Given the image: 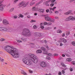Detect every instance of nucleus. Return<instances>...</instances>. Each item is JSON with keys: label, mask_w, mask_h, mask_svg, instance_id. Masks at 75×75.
<instances>
[{"label": "nucleus", "mask_w": 75, "mask_h": 75, "mask_svg": "<svg viewBox=\"0 0 75 75\" xmlns=\"http://www.w3.org/2000/svg\"><path fill=\"white\" fill-rule=\"evenodd\" d=\"M21 40L24 41V42H25V41H26L27 40V38H21Z\"/></svg>", "instance_id": "dca6fc26"}, {"label": "nucleus", "mask_w": 75, "mask_h": 75, "mask_svg": "<svg viewBox=\"0 0 75 75\" xmlns=\"http://www.w3.org/2000/svg\"><path fill=\"white\" fill-rule=\"evenodd\" d=\"M51 1V0H49L45 2V3L46 4V6H50L49 4H48V3H50Z\"/></svg>", "instance_id": "9b49d317"}, {"label": "nucleus", "mask_w": 75, "mask_h": 75, "mask_svg": "<svg viewBox=\"0 0 75 75\" xmlns=\"http://www.w3.org/2000/svg\"><path fill=\"white\" fill-rule=\"evenodd\" d=\"M57 33H62V31H61V30H58L57 31Z\"/></svg>", "instance_id": "bb28decb"}, {"label": "nucleus", "mask_w": 75, "mask_h": 75, "mask_svg": "<svg viewBox=\"0 0 75 75\" xmlns=\"http://www.w3.org/2000/svg\"><path fill=\"white\" fill-rule=\"evenodd\" d=\"M54 13L55 14H58L59 12L58 11H54Z\"/></svg>", "instance_id": "58836bf2"}, {"label": "nucleus", "mask_w": 75, "mask_h": 75, "mask_svg": "<svg viewBox=\"0 0 75 75\" xmlns=\"http://www.w3.org/2000/svg\"><path fill=\"white\" fill-rule=\"evenodd\" d=\"M29 4V1L26 2L24 1H23L19 4V7H21L23 6L24 7H25Z\"/></svg>", "instance_id": "20e7f679"}, {"label": "nucleus", "mask_w": 75, "mask_h": 75, "mask_svg": "<svg viewBox=\"0 0 75 75\" xmlns=\"http://www.w3.org/2000/svg\"><path fill=\"white\" fill-rule=\"evenodd\" d=\"M62 45H63V44H62V43H61L59 45V46H60V47H61V46H62Z\"/></svg>", "instance_id": "e2e57ef3"}, {"label": "nucleus", "mask_w": 75, "mask_h": 75, "mask_svg": "<svg viewBox=\"0 0 75 75\" xmlns=\"http://www.w3.org/2000/svg\"><path fill=\"white\" fill-rule=\"evenodd\" d=\"M3 24L6 25L7 24H9V22L7 21L6 20H4L3 21Z\"/></svg>", "instance_id": "6e6552de"}, {"label": "nucleus", "mask_w": 75, "mask_h": 75, "mask_svg": "<svg viewBox=\"0 0 75 75\" xmlns=\"http://www.w3.org/2000/svg\"><path fill=\"white\" fill-rule=\"evenodd\" d=\"M41 50H42V51H45V50H46V49L43 47H42L41 48Z\"/></svg>", "instance_id": "5701e85b"}, {"label": "nucleus", "mask_w": 75, "mask_h": 75, "mask_svg": "<svg viewBox=\"0 0 75 75\" xmlns=\"http://www.w3.org/2000/svg\"><path fill=\"white\" fill-rule=\"evenodd\" d=\"M40 53H42V50H38L36 51V54H40Z\"/></svg>", "instance_id": "4468645a"}, {"label": "nucleus", "mask_w": 75, "mask_h": 75, "mask_svg": "<svg viewBox=\"0 0 75 75\" xmlns=\"http://www.w3.org/2000/svg\"><path fill=\"white\" fill-rule=\"evenodd\" d=\"M49 11H50V10H49V9H47V10H46V11L47 13H48V12H49Z\"/></svg>", "instance_id": "bf43d9fd"}, {"label": "nucleus", "mask_w": 75, "mask_h": 75, "mask_svg": "<svg viewBox=\"0 0 75 75\" xmlns=\"http://www.w3.org/2000/svg\"><path fill=\"white\" fill-rule=\"evenodd\" d=\"M66 21H68L69 20L72 21V16H70L65 19Z\"/></svg>", "instance_id": "0eeeda50"}, {"label": "nucleus", "mask_w": 75, "mask_h": 75, "mask_svg": "<svg viewBox=\"0 0 75 75\" xmlns=\"http://www.w3.org/2000/svg\"><path fill=\"white\" fill-rule=\"evenodd\" d=\"M47 24H48V23H47V22H45L43 23V25H47Z\"/></svg>", "instance_id": "e433bc0d"}, {"label": "nucleus", "mask_w": 75, "mask_h": 75, "mask_svg": "<svg viewBox=\"0 0 75 75\" xmlns=\"http://www.w3.org/2000/svg\"><path fill=\"white\" fill-rule=\"evenodd\" d=\"M70 34V31H68L66 32V35H69Z\"/></svg>", "instance_id": "412c9836"}, {"label": "nucleus", "mask_w": 75, "mask_h": 75, "mask_svg": "<svg viewBox=\"0 0 75 75\" xmlns=\"http://www.w3.org/2000/svg\"><path fill=\"white\" fill-rule=\"evenodd\" d=\"M5 50L11 54L14 58L19 57L18 50L14 49L13 47L11 46H7L5 47Z\"/></svg>", "instance_id": "f03ea898"}, {"label": "nucleus", "mask_w": 75, "mask_h": 75, "mask_svg": "<svg viewBox=\"0 0 75 75\" xmlns=\"http://www.w3.org/2000/svg\"><path fill=\"white\" fill-rule=\"evenodd\" d=\"M43 54L47 55V54H48V52H47V51H44L43 52Z\"/></svg>", "instance_id": "393cba45"}, {"label": "nucleus", "mask_w": 75, "mask_h": 75, "mask_svg": "<svg viewBox=\"0 0 75 75\" xmlns=\"http://www.w3.org/2000/svg\"><path fill=\"white\" fill-rule=\"evenodd\" d=\"M61 72L59 71L58 73L59 75H61Z\"/></svg>", "instance_id": "4d7b16f0"}, {"label": "nucleus", "mask_w": 75, "mask_h": 75, "mask_svg": "<svg viewBox=\"0 0 75 75\" xmlns=\"http://www.w3.org/2000/svg\"><path fill=\"white\" fill-rule=\"evenodd\" d=\"M32 48H35V46L34 45H32Z\"/></svg>", "instance_id": "774afa93"}, {"label": "nucleus", "mask_w": 75, "mask_h": 75, "mask_svg": "<svg viewBox=\"0 0 75 75\" xmlns=\"http://www.w3.org/2000/svg\"><path fill=\"white\" fill-rule=\"evenodd\" d=\"M33 28L34 29H37V26L36 25H34L33 26Z\"/></svg>", "instance_id": "473e14b6"}, {"label": "nucleus", "mask_w": 75, "mask_h": 75, "mask_svg": "<svg viewBox=\"0 0 75 75\" xmlns=\"http://www.w3.org/2000/svg\"><path fill=\"white\" fill-rule=\"evenodd\" d=\"M72 12V10H70L68 11L67 12L64 13V15H65V16H68V15H69V14H71Z\"/></svg>", "instance_id": "423d86ee"}, {"label": "nucleus", "mask_w": 75, "mask_h": 75, "mask_svg": "<svg viewBox=\"0 0 75 75\" xmlns=\"http://www.w3.org/2000/svg\"><path fill=\"white\" fill-rule=\"evenodd\" d=\"M62 42V41H61V38H60V40L58 41V42Z\"/></svg>", "instance_id": "6e6d98bb"}, {"label": "nucleus", "mask_w": 75, "mask_h": 75, "mask_svg": "<svg viewBox=\"0 0 75 75\" xmlns=\"http://www.w3.org/2000/svg\"><path fill=\"white\" fill-rule=\"evenodd\" d=\"M14 18L16 19V18H17V16H14Z\"/></svg>", "instance_id": "864d4df0"}, {"label": "nucleus", "mask_w": 75, "mask_h": 75, "mask_svg": "<svg viewBox=\"0 0 75 75\" xmlns=\"http://www.w3.org/2000/svg\"><path fill=\"white\" fill-rule=\"evenodd\" d=\"M21 73L24 75H27V73L25 72L23 70H21Z\"/></svg>", "instance_id": "6ab92c4d"}, {"label": "nucleus", "mask_w": 75, "mask_h": 75, "mask_svg": "<svg viewBox=\"0 0 75 75\" xmlns=\"http://www.w3.org/2000/svg\"><path fill=\"white\" fill-rule=\"evenodd\" d=\"M75 0H71L70 1H69V2L70 3H72V2H73V1H75Z\"/></svg>", "instance_id": "8fccbe9b"}, {"label": "nucleus", "mask_w": 75, "mask_h": 75, "mask_svg": "<svg viewBox=\"0 0 75 75\" xmlns=\"http://www.w3.org/2000/svg\"><path fill=\"white\" fill-rule=\"evenodd\" d=\"M71 20L72 21H74V20H75V16L74 17V16H71Z\"/></svg>", "instance_id": "b1692460"}, {"label": "nucleus", "mask_w": 75, "mask_h": 75, "mask_svg": "<svg viewBox=\"0 0 75 75\" xmlns=\"http://www.w3.org/2000/svg\"><path fill=\"white\" fill-rule=\"evenodd\" d=\"M46 59H48V60H50L51 58V57H46Z\"/></svg>", "instance_id": "7c9ffc66"}, {"label": "nucleus", "mask_w": 75, "mask_h": 75, "mask_svg": "<svg viewBox=\"0 0 75 75\" xmlns=\"http://www.w3.org/2000/svg\"><path fill=\"white\" fill-rule=\"evenodd\" d=\"M3 10H4L3 7H2L0 8V11H3Z\"/></svg>", "instance_id": "a878e982"}, {"label": "nucleus", "mask_w": 75, "mask_h": 75, "mask_svg": "<svg viewBox=\"0 0 75 75\" xmlns=\"http://www.w3.org/2000/svg\"><path fill=\"white\" fill-rule=\"evenodd\" d=\"M54 4H50V6H51V7H53V6H54Z\"/></svg>", "instance_id": "09e8293b"}, {"label": "nucleus", "mask_w": 75, "mask_h": 75, "mask_svg": "<svg viewBox=\"0 0 75 75\" xmlns=\"http://www.w3.org/2000/svg\"><path fill=\"white\" fill-rule=\"evenodd\" d=\"M72 44L73 45H74V46H75V42H71Z\"/></svg>", "instance_id": "c9c22d12"}, {"label": "nucleus", "mask_w": 75, "mask_h": 75, "mask_svg": "<svg viewBox=\"0 0 75 75\" xmlns=\"http://www.w3.org/2000/svg\"><path fill=\"white\" fill-rule=\"evenodd\" d=\"M65 35V33H63L62 34V36L63 37H64Z\"/></svg>", "instance_id": "3c124183"}, {"label": "nucleus", "mask_w": 75, "mask_h": 75, "mask_svg": "<svg viewBox=\"0 0 75 75\" xmlns=\"http://www.w3.org/2000/svg\"><path fill=\"white\" fill-rule=\"evenodd\" d=\"M1 31H2L3 32H4V31H8V30H7V29L6 28L1 27Z\"/></svg>", "instance_id": "1a4fd4ad"}, {"label": "nucleus", "mask_w": 75, "mask_h": 75, "mask_svg": "<svg viewBox=\"0 0 75 75\" xmlns=\"http://www.w3.org/2000/svg\"><path fill=\"white\" fill-rule=\"evenodd\" d=\"M28 56L30 59H28V58L25 57L23 59V62L27 65H31V61L35 64H37L38 62V59L37 57L34 54H28Z\"/></svg>", "instance_id": "f257e3e1"}, {"label": "nucleus", "mask_w": 75, "mask_h": 75, "mask_svg": "<svg viewBox=\"0 0 75 75\" xmlns=\"http://www.w3.org/2000/svg\"><path fill=\"white\" fill-rule=\"evenodd\" d=\"M19 0H14L13 1V4H16L17 2Z\"/></svg>", "instance_id": "c85d7f7f"}, {"label": "nucleus", "mask_w": 75, "mask_h": 75, "mask_svg": "<svg viewBox=\"0 0 75 75\" xmlns=\"http://www.w3.org/2000/svg\"><path fill=\"white\" fill-rule=\"evenodd\" d=\"M43 23H40V28H42V29H44V25H43Z\"/></svg>", "instance_id": "2eb2a0df"}, {"label": "nucleus", "mask_w": 75, "mask_h": 75, "mask_svg": "<svg viewBox=\"0 0 75 75\" xmlns=\"http://www.w3.org/2000/svg\"><path fill=\"white\" fill-rule=\"evenodd\" d=\"M50 21H51L52 22V23H55V19H54L52 18H51L50 19Z\"/></svg>", "instance_id": "f3484780"}, {"label": "nucleus", "mask_w": 75, "mask_h": 75, "mask_svg": "<svg viewBox=\"0 0 75 75\" xmlns=\"http://www.w3.org/2000/svg\"><path fill=\"white\" fill-rule=\"evenodd\" d=\"M60 40L62 42H67V40L64 38H60Z\"/></svg>", "instance_id": "f8f14e48"}, {"label": "nucleus", "mask_w": 75, "mask_h": 75, "mask_svg": "<svg viewBox=\"0 0 75 75\" xmlns=\"http://www.w3.org/2000/svg\"><path fill=\"white\" fill-rule=\"evenodd\" d=\"M1 62H4V59H2L1 60Z\"/></svg>", "instance_id": "13d9d810"}, {"label": "nucleus", "mask_w": 75, "mask_h": 75, "mask_svg": "<svg viewBox=\"0 0 75 75\" xmlns=\"http://www.w3.org/2000/svg\"><path fill=\"white\" fill-rule=\"evenodd\" d=\"M45 11V10L44 9L40 8L39 9V11L40 13H44V11Z\"/></svg>", "instance_id": "9d476101"}, {"label": "nucleus", "mask_w": 75, "mask_h": 75, "mask_svg": "<svg viewBox=\"0 0 75 75\" xmlns=\"http://www.w3.org/2000/svg\"><path fill=\"white\" fill-rule=\"evenodd\" d=\"M28 14H29L28 12H27L24 14V15H25V16H27V15H28Z\"/></svg>", "instance_id": "a18cd8bd"}, {"label": "nucleus", "mask_w": 75, "mask_h": 75, "mask_svg": "<svg viewBox=\"0 0 75 75\" xmlns=\"http://www.w3.org/2000/svg\"><path fill=\"white\" fill-rule=\"evenodd\" d=\"M67 61H68L69 62H70L72 61V59H71V58H69L67 59Z\"/></svg>", "instance_id": "aec40b11"}, {"label": "nucleus", "mask_w": 75, "mask_h": 75, "mask_svg": "<svg viewBox=\"0 0 75 75\" xmlns=\"http://www.w3.org/2000/svg\"><path fill=\"white\" fill-rule=\"evenodd\" d=\"M47 55H48L49 56H50V57H52V56L53 55L51 53H47Z\"/></svg>", "instance_id": "2f4dec72"}, {"label": "nucleus", "mask_w": 75, "mask_h": 75, "mask_svg": "<svg viewBox=\"0 0 75 75\" xmlns=\"http://www.w3.org/2000/svg\"><path fill=\"white\" fill-rule=\"evenodd\" d=\"M57 8L56 7H54L53 8V9L54 11V9H55Z\"/></svg>", "instance_id": "0e129e2a"}, {"label": "nucleus", "mask_w": 75, "mask_h": 75, "mask_svg": "<svg viewBox=\"0 0 75 75\" xmlns=\"http://www.w3.org/2000/svg\"><path fill=\"white\" fill-rule=\"evenodd\" d=\"M40 65L42 67H47V63L44 62H42L40 63Z\"/></svg>", "instance_id": "39448f33"}, {"label": "nucleus", "mask_w": 75, "mask_h": 75, "mask_svg": "<svg viewBox=\"0 0 75 75\" xmlns=\"http://www.w3.org/2000/svg\"><path fill=\"white\" fill-rule=\"evenodd\" d=\"M58 55V54H54V56L57 57Z\"/></svg>", "instance_id": "49530a36"}, {"label": "nucleus", "mask_w": 75, "mask_h": 75, "mask_svg": "<svg viewBox=\"0 0 75 75\" xmlns=\"http://www.w3.org/2000/svg\"><path fill=\"white\" fill-rule=\"evenodd\" d=\"M1 41H5V39L3 38H1Z\"/></svg>", "instance_id": "a19ab883"}, {"label": "nucleus", "mask_w": 75, "mask_h": 75, "mask_svg": "<svg viewBox=\"0 0 75 75\" xmlns=\"http://www.w3.org/2000/svg\"><path fill=\"white\" fill-rule=\"evenodd\" d=\"M55 18H56V19H59V17L57 16H56L55 17Z\"/></svg>", "instance_id": "052dcab7"}, {"label": "nucleus", "mask_w": 75, "mask_h": 75, "mask_svg": "<svg viewBox=\"0 0 75 75\" xmlns=\"http://www.w3.org/2000/svg\"><path fill=\"white\" fill-rule=\"evenodd\" d=\"M31 23H33L34 22H36V21L35 20H32L31 21Z\"/></svg>", "instance_id": "79ce46f5"}, {"label": "nucleus", "mask_w": 75, "mask_h": 75, "mask_svg": "<svg viewBox=\"0 0 75 75\" xmlns=\"http://www.w3.org/2000/svg\"><path fill=\"white\" fill-rule=\"evenodd\" d=\"M51 1H50V2L51 1V3H54V2L55 1V0H50Z\"/></svg>", "instance_id": "37998d69"}, {"label": "nucleus", "mask_w": 75, "mask_h": 75, "mask_svg": "<svg viewBox=\"0 0 75 75\" xmlns=\"http://www.w3.org/2000/svg\"><path fill=\"white\" fill-rule=\"evenodd\" d=\"M41 3H42V1H41L39 2L38 3L36 4V5H39V4H41Z\"/></svg>", "instance_id": "cd10ccee"}, {"label": "nucleus", "mask_w": 75, "mask_h": 75, "mask_svg": "<svg viewBox=\"0 0 75 75\" xmlns=\"http://www.w3.org/2000/svg\"><path fill=\"white\" fill-rule=\"evenodd\" d=\"M27 17H28V18H30L31 17L30 16H29V15H28V16H27Z\"/></svg>", "instance_id": "69168bd1"}, {"label": "nucleus", "mask_w": 75, "mask_h": 75, "mask_svg": "<svg viewBox=\"0 0 75 75\" xmlns=\"http://www.w3.org/2000/svg\"><path fill=\"white\" fill-rule=\"evenodd\" d=\"M45 19L47 21H50L51 18L50 17H45Z\"/></svg>", "instance_id": "ddd939ff"}, {"label": "nucleus", "mask_w": 75, "mask_h": 75, "mask_svg": "<svg viewBox=\"0 0 75 75\" xmlns=\"http://www.w3.org/2000/svg\"><path fill=\"white\" fill-rule=\"evenodd\" d=\"M14 8H12L10 10L9 12H12V11H13L14 10Z\"/></svg>", "instance_id": "f704fd0d"}, {"label": "nucleus", "mask_w": 75, "mask_h": 75, "mask_svg": "<svg viewBox=\"0 0 75 75\" xmlns=\"http://www.w3.org/2000/svg\"><path fill=\"white\" fill-rule=\"evenodd\" d=\"M47 24H48V25H51L52 24V23L51 22H49Z\"/></svg>", "instance_id": "c03bdc74"}, {"label": "nucleus", "mask_w": 75, "mask_h": 75, "mask_svg": "<svg viewBox=\"0 0 75 75\" xmlns=\"http://www.w3.org/2000/svg\"><path fill=\"white\" fill-rule=\"evenodd\" d=\"M62 73L63 74H65V71H64V70H62Z\"/></svg>", "instance_id": "603ef678"}, {"label": "nucleus", "mask_w": 75, "mask_h": 75, "mask_svg": "<svg viewBox=\"0 0 75 75\" xmlns=\"http://www.w3.org/2000/svg\"><path fill=\"white\" fill-rule=\"evenodd\" d=\"M35 3L34 2H31L30 3V6H33V5H34V4H35Z\"/></svg>", "instance_id": "4be33fe9"}, {"label": "nucleus", "mask_w": 75, "mask_h": 75, "mask_svg": "<svg viewBox=\"0 0 75 75\" xmlns=\"http://www.w3.org/2000/svg\"><path fill=\"white\" fill-rule=\"evenodd\" d=\"M38 37H41V34L38 33Z\"/></svg>", "instance_id": "de8ad7c7"}, {"label": "nucleus", "mask_w": 75, "mask_h": 75, "mask_svg": "<svg viewBox=\"0 0 75 75\" xmlns=\"http://www.w3.org/2000/svg\"><path fill=\"white\" fill-rule=\"evenodd\" d=\"M35 7H33L32 8V11H35Z\"/></svg>", "instance_id": "ea45409f"}, {"label": "nucleus", "mask_w": 75, "mask_h": 75, "mask_svg": "<svg viewBox=\"0 0 75 75\" xmlns=\"http://www.w3.org/2000/svg\"><path fill=\"white\" fill-rule=\"evenodd\" d=\"M65 55H66V56H67V57H69V55L67 53L65 54Z\"/></svg>", "instance_id": "338daca9"}, {"label": "nucleus", "mask_w": 75, "mask_h": 75, "mask_svg": "<svg viewBox=\"0 0 75 75\" xmlns=\"http://www.w3.org/2000/svg\"><path fill=\"white\" fill-rule=\"evenodd\" d=\"M38 34H39L38 33H34V35L35 37H38Z\"/></svg>", "instance_id": "a211bd4d"}, {"label": "nucleus", "mask_w": 75, "mask_h": 75, "mask_svg": "<svg viewBox=\"0 0 75 75\" xmlns=\"http://www.w3.org/2000/svg\"><path fill=\"white\" fill-rule=\"evenodd\" d=\"M19 17H21V18H23V15L20 14H19Z\"/></svg>", "instance_id": "72a5a7b5"}, {"label": "nucleus", "mask_w": 75, "mask_h": 75, "mask_svg": "<svg viewBox=\"0 0 75 75\" xmlns=\"http://www.w3.org/2000/svg\"><path fill=\"white\" fill-rule=\"evenodd\" d=\"M29 72L30 74H32L33 73V71L31 70H29Z\"/></svg>", "instance_id": "5fc2aeb1"}, {"label": "nucleus", "mask_w": 75, "mask_h": 75, "mask_svg": "<svg viewBox=\"0 0 75 75\" xmlns=\"http://www.w3.org/2000/svg\"><path fill=\"white\" fill-rule=\"evenodd\" d=\"M62 66L64 67H66V65L65 64H64L63 63H62L61 64Z\"/></svg>", "instance_id": "c756f323"}, {"label": "nucleus", "mask_w": 75, "mask_h": 75, "mask_svg": "<svg viewBox=\"0 0 75 75\" xmlns=\"http://www.w3.org/2000/svg\"><path fill=\"white\" fill-rule=\"evenodd\" d=\"M49 9L50 11H54V9H53V8H49Z\"/></svg>", "instance_id": "4c0bfd02"}, {"label": "nucleus", "mask_w": 75, "mask_h": 75, "mask_svg": "<svg viewBox=\"0 0 75 75\" xmlns=\"http://www.w3.org/2000/svg\"><path fill=\"white\" fill-rule=\"evenodd\" d=\"M70 71H73V69L72 68H70Z\"/></svg>", "instance_id": "680f3d73"}, {"label": "nucleus", "mask_w": 75, "mask_h": 75, "mask_svg": "<svg viewBox=\"0 0 75 75\" xmlns=\"http://www.w3.org/2000/svg\"><path fill=\"white\" fill-rule=\"evenodd\" d=\"M22 35L26 37H30L31 35V33L28 29H25L22 33Z\"/></svg>", "instance_id": "7ed1b4c3"}]
</instances>
